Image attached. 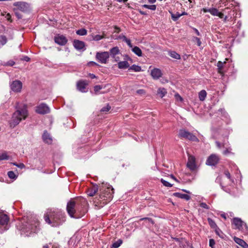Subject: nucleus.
Masks as SVG:
<instances>
[{
    "label": "nucleus",
    "instance_id": "1",
    "mask_svg": "<svg viewBox=\"0 0 248 248\" xmlns=\"http://www.w3.org/2000/svg\"><path fill=\"white\" fill-rule=\"evenodd\" d=\"M78 200H71L67 204V212L71 217L79 218L82 217L87 211V202L83 198Z\"/></svg>",
    "mask_w": 248,
    "mask_h": 248
},
{
    "label": "nucleus",
    "instance_id": "2",
    "mask_svg": "<svg viewBox=\"0 0 248 248\" xmlns=\"http://www.w3.org/2000/svg\"><path fill=\"white\" fill-rule=\"evenodd\" d=\"M45 220L53 227H57L65 220L64 213L61 210H48L44 216Z\"/></svg>",
    "mask_w": 248,
    "mask_h": 248
},
{
    "label": "nucleus",
    "instance_id": "3",
    "mask_svg": "<svg viewBox=\"0 0 248 248\" xmlns=\"http://www.w3.org/2000/svg\"><path fill=\"white\" fill-rule=\"evenodd\" d=\"M100 191L101 193L99 198L96 199L94 202L96 203V206H98L99 207H102L112 199L114 189L109 184L103 183Z\"/></svg>",
    "mask_w": 248,
    "mask_h": 248
},
{
    "label": "nucleus",
    "instance_id": "4",
    "mask_svg": "<svg viewBox=\"0 0 248 248\" xmlns=\"http://www.w3.org/2000/svg\"><path fill=\"white\" fill-rule=\"evenodd\" d=\"M16 110L13 113L12 119L10 122V126L15 127L22 120H25L28 115L27 106L25 104H20L17 102L16 106Z\"/></svg>",
    "mask_w": 248,
    "mask_h": 248
},
{
    "label": "nucleus",
    "instance_id": "5",
    "mask_svg": "<svg viewBox=\"0 0 248 248\" xmlns=\"http://www.w3.org/2000/svg\"><path fill=\"white\" fill-rule=\"evenodd\" d=\"M39 225L38 221L34 218L22 222L19 228L21 234L28 236L31 233L36 232L39 230Z\"/></svg>",
    "mask_w": 248,
    "mask_h": 248
},
{
    "label": "nucleus",
    "instance_id": "6",
    "mask_svg": "<svg viewBox=\"0 0 248 248\" xmlns=\"http://www.w3.org/2000/svg\"><path fill=\"white\" fill-rule=\"evenodd\" d=\"M232 224L234 229H237L244 234L248 233V227L246 223L242 221L240 218L234 217L232 220Z\"/></svg>",
    "mask_w": 248,
    "mask_h": 248
},
{
    "label": "nucleus",
    "instance_id": "7",
    "mask_svg": "<svg viewBox=\"0 0 248 248\" xmlns=\"http://www.w3.org/2000/svg\"><path fill=\"white\" fill-rule=\"evenodd\" d=\"M13 5L16 7V10L24 13L29 12L31 10L30 4L24 1L16 2L13 4Z\"/></svg>",
    "mask_w": 248,
    "mask_h": 248
},
{
    "label": "nucleus",
    "instance_id": "8",
    "mask_svg": "<svg viewBox=\"0 0 248 248\" xmlns=\"http://www.w3.org/2000/svg\"><path fill=\"white\" fill-rule=\"evenodd\" d=\"M96 60L100 63L105 64L107 62L109 57V54L108 52H97L95 56Z\"/></svg>",
    "mask_w": 248,
    "mask_h": 248
},
{
    "label": "nucleus",
    "instance_id": "9",
    "mask_svg": "<svg viewBox=\"0 0 248 248\" xmlns=\"http://www.w3.org/2000/svg\"><path fill=\"white\" fill-rule=\"evenodd\" d=\"M35 111L38 114H45L49 113L50 108L46 104L41 103L36 106Z\"/></svg>",
    "mask_w": 248,
    "mask_h": 248
},
{
    "label": "nucleus",
    "instance_id": "10",
    "mask_svg": "<svg viewBox=\"0 0 248 248\" xmlns=\"http://www.w3.org/2000/svg\"><path fill=\"white\" fill-rule=\"evenodd\" d=\"M219 160L218 156L216 154L211 155L207 158L206 161V164L208 166H215Z\"/></svg>",
    "mask_w": 248,
    "mask_h": 248
},
{
    "label": "nucleus",
    "instance_id": "11",
    "mask_svg": "<svg viewBox=\"0 0 248 248\" xmlns=\"http://www.w3.org/2000/svg\"><path fill=\"white\" fill-rule=\"evenodd\" d=\"M10 88L14 92H20L22 88V83L19 80H14L10 84Z\"/></svg>",
    "mask_w": 248,
    "mask_h": 248
},
{
    "label": "nucleus",
    "instance_id": "12",
    "mask_svg": "<svg viewBox=\"0 0 248 248\" xmlns=\"http://www.w3.org/2000/svg\"><path fill=\"white\" fill-rule=\"evenodd\" d=\"M88 85L87 81L85 80H80L77 83V89L82 93H86L88 91L87 86Z\"/></svg>",
    "mask_w": 248,
    "mask_h": 248
},
{
    "label": "nucleus",
    "instance_id": "13",
    "mask_svg": "<svg viewBox=\"0 0 248 248\" xmlns=\"http://www.w3.org/2000/svg\"><path fill=\"white\" fill-rule=\"evenodd\" d=\"M9 217L8 216L4 214L0 213V225L1 226H5L4 227V230H7L8 228L7 227V225L9 222Z\"/></svg>",
    "mask_w": 248,
    "mask_h": 248
},
{
    "label": "nucleus",
    "instance_id": "14",
    "mask_svg": "<svg viewBox=\"0 0 248 248\" xmlns=\"http://www.w3.org/2000/svg\"><path fill=\"white\" fill-rule=\"evenodd\" d=\"M202 11H203L204 13H209L213 16H223V14L219 12L218 10L215 8H203Z\"/></svg>",
    "mask_w": 248,
    "mask_h": 248
},
{
    "label": "nucleus",
    "instance_id": "15",
    "mask_svg": "<svg viewBox=\"0 0 248 248\" xmlns=\"http://www.w3.org/2000/svg\"><path fill=\"white\" fill-rule=\"evenodd\" d=\"M54 41L56 44L61 46H64L67 42L66 38L62 35L55 36L54 37Z\"/></svg>",
    "mask_w": 248,
    "mask_h": 248
},
{
    "label": "nucleus",
    "instance_id": "16",
    "mask_svg": "<svg viewBox=\"0 0 248 248\" xmlns=\"http://www.w3.org/2000/svg\"><path fill=\"white\" fill-rule=\"evenodd\" d=\"M187 167L191 170H194L196 168L195 158L194 156L188 155Z\"/></svg>",
    "mask_w": 248,
    "mask_h": 248
},
{
    "label": "nucleus",
    "instance_id": "17",
    "mask_svg": "<svg viewBox=\"0 0 248 248\" xmlns=\"http://www.w3.org/2000/svg\"><path fill=\"white\" fill-rule=\"evenodd\" d=\"M151 75L153 79H158L162 77V73L159 69L155 68L151 70Z\"/></svg>",
    "mask_w": 248,
    "mask_h": 248
},
{
    "label": "nucleus",
    "instance_id": "18",
    "mask_svg": "<svg viewBox=\"0 0 248 248\" xmlns=\"http://www.w3.org/2000/svg\"><path fill=\"white\" fill-rule=\"evenodd\" d=\"M73 46L77 50L84 49L85 43L83 41L75 40L73 42Z\"/></svg>",
    "mask_w": 248,
    "mask_h": 248
},
{
    "label": "nucleus",
    "instance_id": "19",
    "mask_svg": "<svg viewBox=\"0 0 248 248\" xmlns=\"http://www.w3.org/2000/svg\"><path fill=\"white\" fill-rule=\"evenodd\" d=\"M42 139L43 141L47 144H51L52 142V139L51 136L46 131H44L42 136Z\"/></svg>",
    "mask_w": 248,
    "mask_h": 248
},
{
    "label": "nucleus",
    "instance_id": "20",
    "mask_svg": "<svg viewBox=\"0 0 248 248\" xmlns=\"http://www.w3.org/2000/svg\"><path fill=\"white\" fill-rule=\"evenodd\" d=\"M98 190L97 185H94L92 187L89 188L87 191V194L89 196H93Z\"/></svg>",
    "mask_w": 248,
    "mask_h": 248
},
{
    "label": "nucleus",
    "instance_id": "21",
    "mask_svg": "<svg viewBox=\"0 0 248 248\" xmlns=\"http://www.w3.org/2000/svg\"><path fill=\"white\" fill-rule=\"evenodd\" d=\"M233 240L236 243L243 248H248V245L243 240L236 237H234Z\"/></svg>",
    "mask_w": 248,
    "mask_h": 248
},
{
    "label": "nucleus",
    "instance_id": "22",
    "mask_svg": "<svg viewBox=\"0 0 248 248\" xmlns=\"http://www.w3.org/2000/svg\"><path fill=\"white\" fill-rule=\"evenodd\" d=\"M173 195L176 197L181 198L182 199H184L186 201H188L190 199V197L189 195L179 192L174 193H173Z\"/></svg>",
    "mask_w": 248,
    "mask_h": 248
},
{
    "label": "nucleus",
    "instance_id": "23",
    "mask_svg": "<svg viewBox=\"0 0 248 248\" xmlns=\"http://www.w3.org/2000/svg\"><path fill=\"white\" fill-rule=\"evenodd\" d=\"M119 53L120 50L117 46L113 47L110 50V55L111 57H115Z\"/></svg>",
    "mask_w": 248,
    "mask_h": 248
},
{
    "label": "nucleus",
    "instance_id": "24",
    "mask_svg": "<svg viewBox=\"0 0 248 248\" xmlns=\"http://www.w3.org/2000/svg\"><path fill=\"white\" fill-rule=\"evenodd\" d=\"M118 67L119 69H125L129 68V63L127 61H121L118 63Z\"/></svg>",
    "mask_w": 248,
    "mask_h": 248
},
{
    "label": "nucleus",
    "instance_id": "25",
    "mask_svg": "<svg viewBox=\"0 0 248 248\" xmlns=\"http://www.w3.org/2000/svg\"><path fill=\"white\" fill-rule=\"evenodd\" d=\"M189 133L190 132L185 129H181L179 131V135L181 138L186 139Z\"/></svg>",
    "mask_w": 248,
    "mask_h": 248
},
{
    "label": "nucleus",
    "instance_id": "26",
    "mask_svg": "<svg viewBox=\"0 0 248 248\" xmlns=\"http://www.w3.org/2000/svg\"><path fill=\"white\" fill-rule=\"evenodd\" d=\"M207 95L206 92L202 90L201 91H200L199 93V98L200 100L203 101L205 100L206 97Z\"/></svg>",
    "mask_w": 248,
    "mask_h": 248
},
{
    "label": "nucleus",
    "instance_id": "27",
    "mask_svg": "<svg viewBox=\"0 0 248 248\" xmlns=\"http://www.w3.org/2000/svg\"><path fill=\"white\" fill-rule=\"evenodd\" d=\"M128 70H132L134 72H140L141 71V68L140 66L133 64L129 67Z\"/></svg>",
    "mask_w": 248,
    "mask_h": 248
},
{
    "label": "nucleus",
    "instance_id": "28",
    "mask_svg": "<svg viewBox=\"0 0 248 248\" xmlns=\"http://www.w3.org/2000/svg\"><path fill=\"white\" fill-rule=\"evenodd\" d=\"M132 50L138 56L140 57L142 56V51H141V49L139 47L134 46L132 48Z\"/></svg>",
    "mask_w": 248,
    "mask_h": 248
},
{
    "label": "nucleus",
    "instance_id": "29",
    "mask_svg": "<svg viewBox=\"0 0 248 248\" xmlns=\"http://www.w3.org/2000/svg\"><path fill=\"white\" fill-rule=\"evenodd\" d=\"M169 54V55L172 58H174V59H175L177 60H179L181 59L180 55L179 54H178L177 53H176L175 51H170Z\"/></svg>",
    "mask_w": 248,
    "mask_h": 248
},
{
    "label": "nucleus",
    "instance_id": "30",
    "mask_svg": "<svg viewBox=\"0 0 248 248\" xmlns=\"http://www.w3.org/2000/svg\"><path fill=\"white\" fill-rule=\"evenodd\" d=\"M167 93L166 90L164 88H160L157 90V93L161 97H164Z\"/></svg>",
    "mask_w": 248,
    "mask_h": 248
},
{
    "label": "nucleus",
    "instance_id": "31",
    "mask_svg": "<svg viewBox=\"0 0 248 248\" xmlns=\"http://www.w3.org/2000/svg\"><path fill=\"white\" fill-rule=\"evenodd\" d=\"M43 248H60L57 243H49L44 245Z\"/></svg>",
    "mask_w": 248,
    "mask_h": 248
},
{
    "label": "nucleus",
    "instance_id": "32",
    "mask_svg": "<svg viewBox=\"0 0 248 248\" xmlns=\"http://www.w3.org/2000/svg\"><path fill=\"white\" fill-rule=\"evenodd\" d=\"M207 220L209 225L212 228L216 229L218 227L215 222L211 218H208Z\"/></svg>",
    "mask_w": 248,
    "mask_h": 248
},
{
    "label": "nucleus",
    "instance_id": "33",
    "mask_svg": "<svg viewBox=\"0 0 248 248\" xmlns=\"http://www.w3.org/2000/svg\"><path fill=\"white\" fill-rule=\"evenodd\" d=\"M7 42V38L4 35H0V46H4Z\"/></svg>",
    "mask_w": 248,
    "mask_h": 248
},
{
    "label": "nucleus",
    "instance_id": "34",
    "mask_svg": "<svg viewBox=\"0 0 248 248\" xmlns=\"http://www.w3.org/2000/svg\"><path fill=\"white\" fill-rule=\"evenodd\" d=\"M76 33L78 35L84 36L87 34V31L85 29H81L76 31Z\"/></svg>",
    "mask_w": 248,
    "mask_h": 248
},
{
    "label": "nucleus",
    "instance_id": "35",
    "mask_svg": "<svg viewBox=\"0 0 248 248\" xmlns=\"http://www.w3.org/2000/svg\"><path fill=\"white\" fill-rule=\"evenodd\" d=\"M186 139H188L190 140L193 141H199L198 139L193 134L191 133H190L188 137H187Z\"/></svg>",
    "mask_w": 248,
    "mask_h": 248
},
{
    "label": "nucleus",
    "instance_id": "36",
    "mask_svg": "<svg viewBox=\"0 0 248 248\" xmlns=\"http://www.w3.org/2000/svg\"><path fill=\"white\" fill-rule=\"evenodd\" d=\"M224 175L226 176V177L229 179V181L231 183H233L234 180L233 178L231 176L229 171L228 170H225Z\"/></svg>",
    "mask_w": 248,
    "mask_h": 248
},
{
    "label": "nucleus",
    "instance_id": "37",
    "mask_svg": "<svg viewBox=\"0 0 248 248\" xmlns=\"http://www.w3.org/2000/svg\"><path fill=\"white\" fill-rule=\"evenodd\" d=\"M123 241L121 239H119L112 244V247L113 248H118L121 245Z\"/></svg>",
    "mask_w": 248,
    "mask_h": 248
},
{
    "label": "nucleus",
    "instance_id": "38",
    "mask_svg": "<svg viewBox=\"0 0 248 248\" xmlns=\"http://www.w3.org/2000/svg\"><path fill=\"white\" fill-rule=\"evenodd\" d=\"M140 220H144L145 221H146V223L148 224V225H149V226H150L151 224H154V221L151 218H149V217L141 218L140 219Z\"/></svg>",
    "mask_w": 248,
    "mask_h": 248
},
{
    "label": "nucleus",
    "instance_id": "39",
    "mask_svg": "<svg viewBox=\"0 0 248 248\" xmlns=\"http://www.w3.org/2000/svg\"><path fill=\"white\" fill-rule=\"evenodd\" d=\"M215 231L216 234L218 235L220 237L223 238L224 236V234L220 230V229L217 227L216 229H215Z\"/></svg>",
    "mask_w": 248,
    "mask_h": 248
},
{
    "label": "nucleus",
    "instance_id": "40",
    "mask_svg": "<svg viewBox=\"0 0 248 248\" xmlns=\"http://www.w3.org/2000/svg\"><path fill=\"white\" fill-rule=\"evenodd\" d=\"M8 177L13 179H16L17 178V176L15 174V172L13 171H10L8 172Z\"/></svg>",
    "mask_w": 248,
    "mask_h": 248
},
{
    "label": "nucleus",
    "instance_id": "41",
    "mask_svg": "<svg viewBox=\"0 0 248 248\" xmlns=\"http://www.w3.org/2000/svg\"><path fill=\"white\" fill-rule=\"evenodd\" d=\"M104 88L103 85H96L94 87V91L96 94H97L99 91Z\"/></svg>",
    "mask_w": 248,
    "mask_h": 248
},
{
    "label": "nucleus",
    "instance_id": "42",
    "mask_svg": "<svg viewBox=\"0 0 248 248\" xmlns=\"http://www.w3.org/2000/svg\"><path fill=\"white\" fill-rule=\"evenodd\" d=\"M161 182L164 186H167V187H171L173 185L170 184L168 181H165L163 179H161Z\"/></svg>",
    "mask_w": 248,
    "mask_h": 248
},
{
    "label": "nucleus",
    "instance_id": "43",
    "mask_svg": "<svg viewBox=\"0 0 248 248\" xmlns=\"http://www.w3.org/2000/svg\"><path fill=\"white\" fill-rule=\"evenodd\" d=\"M142 7L151 10H155L156 9V6L155 5H148L145 4L143 5Z\"/></svg>",
    "mask_w": 248,
    "mask_h": 248
},
{
    "label": "nucleus",
    "instance_id": "44",
    "mask_svg": "<svg viewBox=\"0 0 248 248\" xmlns=\"http://www.w3.org/2000/svg\"><path fill=\"white\" fill-rule=\"evenodd\" d=\"M50 22H48L47 24L50 26H54L55 22H56V20L54 18V16H51V18H49Z\"/></svg>",
    "mask_w": 248,
    "mask_h": 248
},
{
    "label": "nucleus",
    "instance_id": "45",
    "mask_svg": "<svg viewBox=\"0 0 248 248\" xmlns=\"http://www.w3.org/2000/svg\"><path fill=\"white\" fill-rule=\"evenodd\" d=\"M232 148L231 147H229L227 148L223 152V154L224 155H227L229 154H232Z\"/></svg>",
    "mask_w": 248,
    "mask_h": 248
},
{
    "label": "nucleus",
    "instance_id": "46",
    "mask_svg": "<svg viewBox=\"0 0 248 248\" xmlns=\"http://www.w3.org/2000/svg\"><path fill=\"white\" fill-rule=\"evenodd\" d=\"M9 157L6 153L0 154V161L7 160Z\"/></svg>",
    "mask_w": 248,
    "mask_h": 248
},
{
    "label": "nucleus",
    "instance_id": "47",
    "mask_svg": "<svg viewBox=\"0 0 248 248\" xmlns=\"http://www.w3.org/2000/svg\"><path fill=\"white\" fill-rule=\"evenodd\" d=\"M110 109V106L109 105H107L106 106L103 107L101 109V111L102 112H107Z\"/></svg>",
    "mask_w": 248,
    "mask_h": 248
},
{
    "label": "nucleus",
    "instance_id": "48",
    "mask_svg": "<svg viewBox=\"0 0 248 248\" xmlns=\"http://www.w3.org/2000/svg\"><path fill=\"white\" fill-rule=\"evenodd\" d=\"M13 165L17 167L18 168H19L20 169H21L25 168V165L22 163H19V164H17L16 163H14Z\"/></svg>",
    "mask_w": 248,
    "mask_h": 248
},
{
    "label": "nucleus",
    "instance_id": "49",
    "mask_svg": "<svg viewBox=\"0 0 248 248\" xmlns=\"http://www.w3.org/2000/svg\"><path fill=\"white\" fill-rule=\"evenodd\" d=\"M193 41H196L197 43V45L198 46H201V44H202V42L200 40V39L199 38H198L197 37H194L193 38Z\"/></svg>",
    "mask_w": 248,
    "mask_h": 248
},
{
    "label": "nucleus",
    "instance_id": "50",
    "mask_svg": "<svg viewBox=\"0 0 248 248\" xmlns=\"http://www.w3.org/2000/svg\"><path fill=\"white\" fill-rule=\"evenodd\" d=\"M103 38V37L100 35H96L93 36V40L94 41H99Z\"/></svg>",
    "mask_w": 248,
    "mask_h": 248
},
{
    "label": "nucleus",
    "instance_id": "51",
    "mask_svg": "<svg viewBox=\"0 0 248 248\" xmlns=\"http://www.w3.org/2000/svg\"><path fill=\"white\" fill-rule=\"evenodd\" d=\"M224 63L222 62H221L219 61L217 62V66L218 67V68L219 69V72L221 73V70L223 68Z\"/></svg>",
    "mask_w": 248,
    "mask_h": 248
},
{
    "label": "nucleus",
    "instance_id": "52",
    "mask_svg": "<svg viewBox=\"0 0 248 248\" xmlns=\"http://www.w3.org/2000/svg\"><path fill=\"white\" fill-rule=\"evenodd\" d=\"M200 206L201 207H202L203 208L206 209H209V206L206 204L205 202H202L200 203Z\"/></svg>",
    "mask_w": 248,
    "mask_h": 248
},
{
    "label": "nucleus",
    "instance_id": "53",
    "mask_svg": "<svg viewBox=\"0 0 248 248\" xmlns=\"http://www.w3.org/2000/svg\"><path fill=\"white\" fill-rule=\"evenodd\" d=\"M216 144L217 147L218 149H220L221 147H224V146H225V143L221 144L218 141H216Z\"/></svg>",
    "mask_w": 248,
    "mask_h": 248
},
{
    "label": "nucleus",
    "instance_id": "54",
    "mask_svg": "<svg viewBox=\"0 0 248 248\" xmlns=\"http://www.w3.org/2000/svg\"><path fill=\"white\" fill-rule=\"evenodd\" d=\"M124 42L126 43L127 45L129 46V47L132 48L133 46L132 44L131 43V41L129 39H127V38H124Z\"/></svg>",
    "mask_w": 248,
    "mask_h": 248
},
{
    "label": "nucleus",
    "instance_id": "55",
    "mask_svg": "<svg viewBox=\"0 0 248 248\" xmlns=\"http://www.w3.org/2000/svg\"><path fill=\"white\" fill-rule=\"evenodd\" d=\"M215 245V241L213 239H210L209 240V246L212 248H214Z\"/></svg>",
    "mask_w": 248,
    "mask_h": 248
},
{
    "label": "nucleus",
    "instance_id": "56",
    "mask_svg": "<svg viewBox=\"0 0 248 248\" xmlns=\"http://www.w3.org/2000/svg\"><path fill=\"white\" fill-rule=\"evenodd\" d=\"M218 111L221 113V114H222V116H224L225 117H227V113L226 112V111H225L224 109L220 108V109H218Z\"/></svg>",
    "mask_w": 248,
    "mask_h": 248
},
{
    "label": "nucleus",
    "instance_id": "57",
    "mask_svg": "<svg viewBox=\"0 0 248 248\" xmlns=\"http://www.w3.org/2000/svg\"><path fill=\"white\" fill-rule=\"evenodd\" d=\"M175 98L177 101H182L183 100L182 97L178 93L175 94Z\"/></svg>",
    "mask_w": 248,
    "mask_h": 248
},
{
    "label": "nucleus",
    "instance_id": "58",
    "mask_svg": "<svg viewBox=\"0 0 248 248\" xmlns=\"http://www.w3.org/2000/svg\"><path fill=\"white\" fill-rule=\"evenodd\" d=\"M136 93H138L139 94L142 95V94H144L145 93V92L143 89H140V90H137Z\"/></svg>",
    "mask_w": 248,
    "mask_h": 248
},
{
    "label": "nucleus",
    "instance_id": "59",
    "mask_svg": "<svg viewBox=\"0 0 248 248\" xmlns=\"http://www.w3.org/2000/svg\"><path fill=\"white\" fill-rule=\"evenodd\" d=\"M15 62L13 61H8L6 64V65H9V66H13L15 64Z\"/></svg>",
    "mask_w": 248,
    "mask_h": 248
},
{
    "label": "nucleus",
    "instance_id": "60",
    "mask_svg": "<svg viewBox=\"0 0 248 248\" xmlns=\"http://www.w3.org/2000/svg\"><path fill=\"white\" fill-rule=\"evenodd\" d=\"M22 60L25 61L26 62H29L30 60V58L28 56H24Z\"/></svg>",
    "mask_w": 248,
    "mask_h": 248
},
{
    "label": "nucleus",
    "instance_id": "61",
    "mask_svg": "<svg viewBox=\"0 0 248 248\" xmlns=\"http://www.w3.org/2000/svg\"><path fill=\"white\" fill-rule=\"evenodd\" d=\"M114 29H115L114 31L116 32H119L120 31V29L117 26L114 27Z\"/></svg>",
    "mask_w": 248,
    "mask_h": 248
},
{
    "label": "nucleus",
    "instance_id": "62",
    "mask_svg": "<svg viewBox=\"0 0 248 248\" xmlns=\"http://www.w3.org/2000/svg\"><path fill=\"white\" fill-rule=\"evenodd\" d=\"M193 29L194 31L195 32V33L197 34V35H198V36L200 35V33L197 29L193 28Z\"/></svg>",
    "mask_w": 248,
    "mask_h": 248
},
{
    "label": "nucleus",
    "instance_id": "63",
    "mask_svg": "<svg viewBox=\"0 0 248 248\" xmlns=\"http://www.w3.org/2000/svg\"><path fill=\"white\" fill-rule=\"evenodd\" d=\"M124 38H126L125 36L124 35H120L118 37V38L120 39H122L124 41Z\"/></svg>",
    "mask_w": 248,
    "mask_h": 248
},
{
    "label": "nucleus",
    "instance_id": "64",
    "mask_svg": "<svg viewBox=\"0 0 248 248\" xmlns=\"http://www.w3.org/2000/svg\"><path fill=\"white\" fill-rule=\"evenodd\" d=\"M180 16H171V18L173 21H176L177 20Z\"/></svg>",
    "mask_w": 248,
    "mask_h": 248
}]
</instances>
